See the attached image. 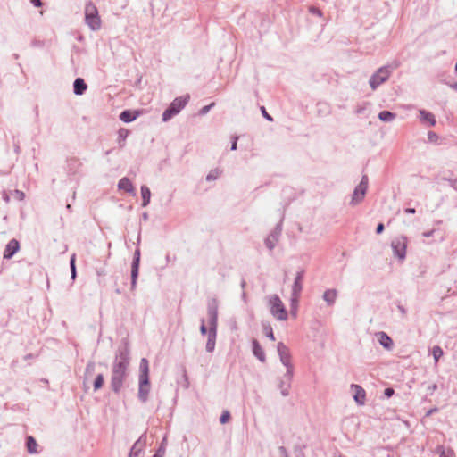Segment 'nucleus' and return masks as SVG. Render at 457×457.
Segmentation results:
<instances>
[{"label":"nucleus","mask_w":457,"mask_h":457,"mask_svg":"<svg viewBox=\"0 0 457 457\" xmlns=\"http://www.w3.org/2000/svg\"><path fill=\"white\" fill-rule=\"evenodd\" d=\"M219 175H220V172H219V170L217 169L216 170H212L206 176V180L207 181L215 180V179H218Z\"/></svg>","instance_id":"40"},{"label":"nucleus","mask_w":457,"mask_h":457,"mask_svg":"<svg viewBox=\"0 0 457 457\" xmlns=\"http://www.w3.org/2000/svg\"><path fill=\"white\" fill-rule=\"evenodd\" d=\"M217 337V327L209 326L207 342L205 345L206 352L212 353L215 349Z\"/></svg>","instance_id":"15"},{"label":"nucleus","mask_w":457,"mask_h":457,"mask_svg":"<svg viewBox=\"0 0 457 457\" xmlns=\"http://www.w3.org/2000/svg\"><path fill=\"white\" fill-rule=\"evenodd\" d=\"M104 378L103 374H98L93 383L94 391H97L104 386Z\"/></svg>","instance_id":"33"},{"label":"nucleus","mask_w":457,"mask_h":457,"mask_svg":"<svg viewBox=\"0 0 457 457\" xmlns=\"http://www.w3.org/2000/svg\"><path fill=\"white\" fill-rule=\"evenodd\" d=\"M87 89V85L82 78H76L73 82V92L77 96H82Z\"/></svg>","instance_id":"21"},{"label":"nucleus","mask_w":457,"mask_h":457,"mask_svg":"<svg viewBox=\"0 0 457 457\" xmlns=\"http://www.w3.org/2000/svg\"><path fill=\"white\" fill-rule=\"evenodd\" d=\"M190 96L188 94L176 97L162 112V121L167 122L170 120H171L175 115L179 113L180 111L187 105Z\"/></svg>","instance_id":"3"},{"label":"nucleus","mask_w":457,"mask_h":457,"mask_svg":"<svg viewBox=\"0 0 457 457\" xmlns=\"http://www.w3.org/2000/svg\"><path fill=\"white\" fill-rule=\"evenodd\" d=\"M237 140H238V136L232 137V138H231V146H230V150L231 151H236L237 150Z\"/></svg>","instance_id":"49"},{"label":"nucleus","mask_w":457,"mask_h":457,"mask_svg":"<svg viewBox=\"0 0 457 457\" xmlns=\"http://www.w3.org/2000/svg\"><path fill=\"white\" fill-rule=\"evenodd\" d=\"M207 313L209 317V326L218 327V302L212 298L207 303Z\"/></svg>","instance_id":"11"},{"label":"nucleus","mask_w":457,"mask_h":457,"mask_svg":"<svg viewBox=\"0 0 457 457\" xmlns=\"http://www.w3.org/2000/svg\"><path fill=\"white\" fill-rule=\"evenodd\" d=\"M95 370V362L94 361H88L86 367L85 375L89 376L91 375Z\"/></svg>","instance_id":"43"},{"label":"nucleus","mask_w":457,"mask_h":457,"mask_svg":"<svg viewBox=\"0 0 457 457\" xmlns=\"http://www.w3.org/2000/svg\"><path fill=\"white\" fill-rule=\"evenodd\" d=\"M20 248V242L15 238L11 239L5 245L3 258L5 260L12 259L13 255L19 252Z\"/></svg>","instance_id":"12"},{"label":"nucleus","mask_w":457,"mask_h":457,"mask_svg":"<svg viewBox=\"0 0 457 457\" xmlns=\"http://www.w3.org/2000/svg\"><path fill=\"white\" fill-rule=\"evenodd\" d=\"M432 354H433L435 362L436 363V362H438L439 359L443 356L444 352L440 346L435 345L432 348Z\"/></svg>","instance_id":"36"},{"label":"nucleus","mask_w":457,"mask_h":457,"mask_svg":"<svg viewBox=\"0 0 457 457\" xmlns=\"http://www.w3.org/2000/svg\"><path fill=\"white\" fill-rule=\"evenodd\" d=\"M141 112L140 110L126 109L120 113L119 119L124 123H129L137 120Z\"/></svg>","instance_id":"13"},{"label":"nucleus","mask_w":457,"mask_h":457,"mask_svg":"<svg viewBox=\"0 0 457 457\" xmlns=\"http://www.w3.org/2000/svg\"><path fill=\"white\" fill-rule=\"evenodd\" d=\"M262 331L265 336L270 339L271 341H275V336L273 332V328L269 321H262Z\"/></svg>","instance_id":"27"},{"label":"nucleus","mask_w":457,"mask_h":457,"mask_svg":"<svg viewBox=\"0 0 457 457\" xmlns=\"http://www.w3.org/2000/svg\"><path fill=\"white\" fill-rule=\"evenodd\" d=\"M11 195L17 201H22L25 197V194L22 191L18 190V189L12 191Z\"/></svg>","instance_id":"38"},{"label":"nucleus","mask_w":457,"mask_h":457,"mask_svg":"<svg viewBox=\"0 0 457 457\" xmlns=\"http://www.w3.org/2000/svg\"><path fill=\"white\" fill-rule=\"evenodd\" d=\"M290 383L291 381H289L285 377L279 381L278 387L283 396H287L289 395Z\"/></svg>","instance_id":"29"},{"label":"nucleus","mask_w":457,"mask_h":457,"mask_svg":"<svg viewBox=\"0 0 457 457\" xmlns=\"http://www.w3.org/2000/svg\"><path fill=\"white\" fill-rule=\"evenodd\" d=\"M420 119L422 122L428 123L430 127H434L436 123L435 115L427 110L420 111Z\"/></svg>","instance_id":"22"},{"label":"nucleus","mask_w":457,"mask_h":457,"mask_svg":"<svg viewBox=\"0 0 457 457\" xmlns=\"http://www.w3.org/2000/svg\"><path fill=\"white\" fill-rule=\"evenodd\" d=\"M363 199H364L363 197H361L360 192L354 188L350 204L353 206L357 205L360 203H361Z\"/></svg>","instance_id":"34"},{"label":"nucleus","mask_w":457,"mask_h":457,"mask_svg":"<svg viewBox=\"0 0 457 457\" xmlns=\"http://www.w3.org/2000/svg\"><path fill=\"white\" fill-rule=\"evenodd\" d=\"M71 278L75 280L77 278L76 254L73 253L70 258Z\"/></svg>","instance_id":"32"},{"label":"nucleus","mask_w":457,"mask_h":457,"mask_svg":"<svg viewBox=\"0 0 457 457\" xmlns=\"http://www.w3.org/2000/svg\"><path fill=\"white\" fill-rule=\"evenodd\" d=\"M146 440H147L146 432H144L139 436V438L134 443V445H132V447L129 451V453H142L144 448L146 445Z\"/></svg>","instance_id":"17"},{"label":"nucleus","mask_w":457,"mask_h":457,"mask_svg":"<svg viewBox=\"0 0 457 457\" xmlns=\"http://www.w3.org/2000/svg\"><path fill=\"white\" fill-rule=\"evenodd\" d=\"M166 445H167V439H166V437H164L162 440L158 449L156 450V452L154 455L159 456V457H163L165 454Z\"/></svg>","instance_id":"35"},{"label":"nucleus","mask_w":457,"mask_h":457,"mask_svg":"<svg viewBox=\"0 0 457 457\" xmlns=\"http://www.w3.org/2000/svg\"><path fill=\"white\" fill-rule=\"evenodd\" d=\"M428 139L431 143H436L438 140V135L434 131H428Z\"/></svg>","instance_id":"45"},{"label":"nucleus","mask_w":457,"mask_h":457,"mask_svg":"<svg viewBox=\"0 0 457 457\" xmlns=\"http://www.w3.org/2000/svg\"><path fill=\"white\" fill-rule=\"evenodd\" d=\"M442 180L444 181H447L450 185V187H452L453 189H455L457 191V178L456 179H452V178H448V177H442Z\"/></svg>","instance_id":"41"},{"label":"nucleus","mask_w":457,"mask_h":457,"mask_svg":"<svg viewBox=\"0 0 457 457\" xmlns=\"http://www.w3.org/2000/svg\"><path fill=\"white\" fill-rule=\"evenodd\" d=\"M435 453L440 455H444L445 453H447V450H445L444 445H437L435 449Z\"/></svg>","instance_id":"50"},{"label":"nucleus","mask_w":457,"mask_h":457,"mask_svg":"<svg viewBox=\"0 0 457 457\" xmlns=\"http://www.w3.org/2000/svg\"><path fill=\"white\" fill-rule=\"evenodd\" d=\"M385 230V226L382 222H379L378 225H377V228H376V233L378 235L379 234H382L383 231Z\"/></svg>","instance_id":"51"},{"label":"nucleus","mask_w":457,"mask_h":457,"mask_svg":"<svg viewBox=\"0 0 457 457\" xmlns=\"http://www.w3.org/2000/svg\"><path fill=\"white\" fill-rule=\"evenodd\" d=\"M303 278H304V270H301L297 271L295 280H294V284L292 286V294L291 295L300 296L301 292L303 290Z\"/></svg>","instance_id":"14"},{"label":"nucleus","mask_w":457,"mask_h":457,"mask_svg":"<svg viewBox=\"0 0 457 457\" xmlns=\"http://www.w3.org/2000/svg\"><path fill=\"white\" fill-rule=\"evenodd\" d=\"M437 389V385L433 384L428 387V392L432 395Z\"/></svg>","instance_id":"55"},{"label":"nucleus","mask_w":457,"mask_h":457,"mask_svg":"<svg viewBox=\"0 0 457 457\" xmlns=\"http://www.w3.org/2000/svg\"><path fill=\"white\" fill-rule=\"evenodd\" d=\"M85 21L87 26L94 31L101 27V20L96 5L88 2L85 6Z\"/></svg>","instance_id":"6"},{"label":"nucleus","mask_w":457,"mask_h":457,"mask_svg":"<svg viewBox=\"0 0 457 457\" xmlns=\"http://www.w3.org/2000/svg\"><path fill=\"white\" fill-rule=\"evenodd\" d=\"M130 363V347L128 339H122L115 352L112 366L111 389L116 395L120 394L128 376Z\"/></svg>","instance_id":"1"},{"label":"nucleus","mask_w":457,"mask_h":457,"mask_svg":"<svg viewBox=\"0 0 457 457\" xmlns=\"http://www.w3.org/2000/svg\"><path fill=\"white\" fill-rule=\"evenodd\" d=\"M37 446H38V445H37L36 439L32 436H28L26 437V447H27V451L29 453H37Z\"/></svg>","instance_id":"26"},{"label":"nucleus","mask_w":457,"mask_h":457,"mask_svg":"<svg viewBox=\"0 0 457 457\" xmlns=\"http://www.w3.org/2000/svg\"><path fill=\"white\" fill-rule=\"evenodd\" d=\"M454 456V452L453 449L448 448L447 453H445L444 455H440L439 457H453Z\"/></svg>","instance_id":"53"},{"label":"nucleus","mask_w":457,"mask_h":457,"mask_svg":"<svg viewBox=\"0 0 457 457\" xmlns=\"http://www.w3.org/2000/svg\"><path fill=\"white\" fill-rule=\"evenodd\" d=\"M252 351H253V354L261 362H265V361H266L265 353H264L261 344L259 343V341L257 339H255V338H253L252 340Z\"/></svg>","instance_id":"18"},{"label":"nucleus","mask_w":457,"mask_h":457,"mask_svg":"<svg viewBox=\"0 0 457 457\" xmlns=\"http://www.w3.org/2000/svg\"><path fill=\"white\" fill-rule=\"evenodd\" d=\"M392 70V67L386 65L378 69L369 80L371 89L376 90L380 85L385 83L389 79Z\"/></svg>","instance_id":"7"},{"label":"nucleus","mask_w":457,"mask_h":457,"mask_svg":"<svg viewBox=\"0 0 457 457\" xmlns=\"http://www.w3.org/2000/svg\"><path fill=\"white\" fill-rule=\"evenodd\" d=\"M299 297L300 296H298V295H291V298H290V312H291L292 316H294V317H295L296 314H297Z\"/></svg>","instance_id":"30"},{"label":"nucleus","mask_w":457,"mask_h":457,"mask_svg":"<svg viewBox=\"0 0 457 457\" xmlns=\"http://www.w3.org/2000/svg\"><path fill=\"white\" fill-rule=\"evenodd\" d=\"M383 394L386 398H390L395 395V390L393 387H386Z\"/></svg>","instance_id":"46"},{"label":"nucleus","mask_w":457,"mask_h":457,"mask_svg":"<svg viewBox=\"0 0 457 457\" xmlns=\"http://www.w3.org/2000/svg\"><path fill=\"white\" fill-rule=\"evenodd\" d=\"M277 351L282 364L287 368V372L285 373V378L289 381L292 380L294 368L291 364V354L289 348L282 342H279L277 346Z\"/></svg>","instance_id":"4"},{"label":"nucleus","mask_w":457,"mask_h":457,"mask_svg":"<svg viewBox=\"0 0 457 457\" xmlns=\"http://www.w3.org/2000/svg\"><path fill=\"white\" fill-rule=\"evenodd\" d=\"M398 309L402 312V314H405L406 313V310H405V308L403 306L399 305Z\"/></svg>","instance_id":"61"},{"label":"nucleus","mask_w":457,"mask_h":457,"mask_svg":"<svg viewBox=\"0 0 457 457\" xmlns=\"http://www.w3.org/2000/svg\"><path fill=\"white\" fill-rule=\"evenodd\" d=\"M141 190V196H142V207H146L150 204L151 200V191L150 188L145 186L142 185L140 187Z\"/></svg>","instance_id":"24"},{"label":"nucleus","mask_w":457,"mask_h":457,"mask_svg":"<svg viewBox=\"0 0 457 457\" xmlns=\"http://www.w3.org/2000/svg\"><path fill=\"white\" fill-rule=\"evenodd\" d=\"M309 12L317 16H322V12L316 6H310Z\"/></svg>","instance_id":"48"},{"label":"nucleus","mask_w":457,"mask_h":457,"mask_svg":"<svg viewBox=\"0 0 457 457\" xmlns=\"http://www.w3.org/2000/svg\"><path fill=\"white\" fill-rule=\"evenodd\" d=\"M129 134V130L125 128H120L118 130V143L120 147H123L124 144L123 142L126 140Z\"/></svg>","instance_id":"31"},{"label":"nucleus","mask_w":457,"mask_h":457,"mask_svg":"<svg viewBox=\"0 0 457 457\" xmlns=\"http://www.w3.org/2000/svg\"><path fill=\"white\" fill-rule=\"evenodd\" d=\"M404 212H405L406 213L414 214V213L416 212V209H415V208H411V207H409V208H406V209L404 210Z\"/></svg>","instance_id":"57"},{"label":"nucleus","mask_w":457,"mask_h":457,"mask_svg":"<svg viewBox=\"0 0 457 457\" xmlns=\"http://www.w3.org/2000/svg\"><path fill=\"white\" fill-rule=\"evenodd\" d=\"M368 185H369V178L367 175H363L361 177V179L359 183L358 186H356L355 189H357L360 194H361V197H365V195L367 193V190H368Z\"/></svg>","instance_id":"25"},{"label":"nucleus","mask_w":457,"mask_h":457,"mask_svg":"<svg viewBox=\"0 0 457 457\" xmlns=\"http://www.w3.org/2000/svg\"><path fill=\"white\" fill-rule=\"evenodd\" d=\"M337 292L336 289H327L323 294V300L328 305L331 306L335 303Z\"/></svg>","instance_id":"23"},{"label":"nucleus","mask_w":457,"mask_h":457,"mask_svg":"<svg viewBox=\"0 0 457 457\" xmlns=\"http://www.w3.org/2000/svg\"><path fill=\"white\" fill-rule=\"evenodd\" d=\"M149 364L145 358H142L139 363V388L138 399L146 403L150 392Z\"/></svg>","instance_id":"2"},{"label":"nucleus","mask_w":457,"mask_h":457,"mask_svg":"<svg viewBox=\"0 0 457 457\" xmlns=\"http://www.w3.org/2000/svg\"><path fill=\"white\" fill-rule=\"evenodd\" d=\"M142 219H143L144 220H148V213H147V212H144V213L142 214Z\"/></svg>","instance_id":"64"},{"label":"nucleus","mask_w":457,"mask_h":457,"mask_svg":"<svg viewBox=\"0 0 457 457\" xmlns=\"http://www.w3.org/2000/svg\"><path fill=\"white\" fill-rule=\"evenodd\" d=\"M214 105H215V103H214V102H212V103H211V104H208V105L203 106V107L198 111V114H199L200 116H204V115L207 114V113L210 112V110H211Z\"/></svg>","instance_id":"39"},{"label":"nucleus","mask_w":457,"mask_h":457,"mask_svg":"<svg viewBox=\"0 0 457 457\" xmlns=\"http://www.w3.org/2000/svg\"><path fill=\"white\" fill-rule=\"evenodd\" d=\"M35 358V355L33 353H28L24 356V360H30Z\"/></svg>","instance_id":"60"},{"label":"nucleus","mask_w":457,"mask_h":457,"mask_svg":"<svg viewBox=\"0 0 457 457\" xmlns=\"http://www.w3.org/2000/svg\"><path fill=\"white\" fill-rule=\"evenodd\" d=\"M141 252L138 247L134 252L133 259L131 262V273H130V287L131 290H135L139 274Z\"/></svg>","instance_id":"9"},{"label":"nucleus","mask_w":457,"mask_h":457,"mask_svg":"<svg viewBox=\"0 0 457 457\" xmlns=\"http://www.w3.org/2000/svg\"><path fill=\"white\" fill-rule=\"evenodd\" d=\"M450 87L457 92V82L451 84Z\"/></svg>","instance_id":"63"},{"label":"nucleus","mask_w":457,"mask_h":457,"mask_svg":"<svg viewBox=\"0 0 457 457\" xmlns=\"http://www.w3.org/2000/svg\"><path fill=\"white\" fill-rule=\"evenodd\" d=\"M305 445H295L294 447V454L295 457H305L303 449L305 448Z\"/></svg>","instance_id":"37"},{"label":"nucleus","mask_w":457,"mask_h":457,"mask_svg":"<svg viewBox=\"0 0 457 457\" xmlns=\"http://www.w3.org/2000/svg\"><path fill=\"white\" fill-rule=\"evenodd\" d=\"M396 117V114L395 112H392L387 110L381 111L378 113V119L383 122H390L394 120Z\"/></svg>","instance_id":"28"},{"label":"nucleus","mask_w":457,"mask_h":457,"mask_svg":"<svg viewBox=\"0 0 457 457\" xmlns=\"http://www.w3.org/2000/svg\"><path fill=\"white\" fill-rule=\"evenodd\" d=\"M199 330H200L201 335H203V336L207 335L208 336L209 328H207V327L205 326L204 319H201V325H200Z\"/></svg>","instance_id":"44"},{"label":"nucleus","mask_w":457,"mask_h":457,"mask_svg":"<svg viewBox=\"0 0 457 457\" xmlns=\"http://www.w3.org/2000/svg\"><path fill=\"white\" fill-rule=\"evenodd\" d=\"M230 413L228 411H224L220 416V422L221 424H226L230 419Z\"/></svg>","instance_id":"42"},{"label":"nucleus","mask_w":457,"mask_h":457,"mask_svg":"<svg viewBox=\"0 0 457 457\" xmlns=\"http://www.w3.org/2000/svg\"><path fill=\"white\" fill-rule=\"evenodd\" d=\"M282 220L283 218L280 220V221L276 225V227L273 228V230L268 235V237L264 240L265 246L270 250L272 251L277 243L278 242V239L281 236L282 232Z\"/></svg>","instance_id":"10"},{"label":"nucleus","mask_w":457,"mask_h":457,"mask_svg":"<svg viewBox=\"0 0 457 457\" xmlns=\"http://www.w3.org/2000/svg\"><path fill=\"white\" fill-rule=\"evenodd\" d=\"M118 188L129 194H132L133 195H136L135 187L130 179L127 177H123L119 180Z\"/></svg>","instance_id":"19"},{"label":"nucleus","mask_w":457,"mask_h":457,"mask_svg":"<svg viewBox=\"0 0 457 457\" xmlns=\"http://www.w3.org/2000/svg\"><path fill=\"white\" fill-rule=\"evenodd\" d=\"M378 340L379 344L386 350H391L394 346V342L392 338L383 331H380L377 334Z\"/></svg>","instance_id":"20"},{"label":"nucleus","mask_w":457,"mask_h":457,"mask_svg":"<svg viewBox=\"0 0 457 457\" xmlns=\"http://www.w3.org/2000/svg\"><path fill=\"white\" fill-rule=\"evenodd\" d=\"M142 453H129V457H142L141 456Z\"/></svg>","instance_id":"62"},{"label":"nucleus","mask_w":457,"mask_h":457,"mask_svg":"<svg viewBox=\"0 0 457 457\" xmlns=\"http://www.w3.org/2000/svg\"><path fill=\"white\" fill-rule=\"evenodd\" d=\"M270 313L278 320H286L288 317L287 311L278 295H273L269 299Z\"/></svg>","instance_id":"5"},{"label":"nucleus","mask_w":457,"mask_h":457,"mask_svg":"<svg viewBox=\"0 0 457 457\" xmlns=\"http://www.w3.org/2000/svg\"><path fill=\"white\" fill-rule=\"evenodd\" d=\"M10 195L6 193V192H4L3 193V199L6 202V203H9L10 202Z\"/></svg>","instance_id":"58"},{"label":"nucleus","mask_w":457,"mask_h":457,"mask_svg":"<svg viewBox=\"0 0 457 457\" xmlns=\"http://www.w3.org/2000/svg\"><path fill=\"white\" fill-rule=\"evenodd\" d=\"M407 237L404 236H400L395 237L391 241V247L394 253V255L399 260L403 261L406 258V249H407Z\"/></svg>","instance_id":"8"},{"label":"nucleus","mask_w":457,"mask_h":457,"mask_svg":"<svg viewBox=\"0 0 457 457\" xmlns=\"http://www.w3.org/2000/svg\"><path fill=\"white\" fill-rule=\"evenodd\" d=\"M261 112L264 119H266L269 121H273L272 116L268 113L264 106L261 107Z\"/></svg>","instance_id":"47"},{"label":"nucleus","mask_w":457,"mask_h":457,"mask_svg":"<svg viewBox=\"0 0 457 457\" xmlns=\"http://www.w3.org/2000/svg\"><path fill=\"white\" fill-rule=\"evenodd\" d=\"M30 3L35 6V7H41L43 5V3L41 0H29Z\"/></svg>","instance_id":"54"},{"label":"nucleus","mask_w":457,"mask_h":457,"mask_svg":"<svg viewBox=\"0 0 457 457\" xmlns=\"http://www.w3.org/2000/svg\"><path fill=\"white\" fill-rule=\"evenodd\" d=\"M278 451H279L281 456H283V457H289V455H288L285 446H279L278 447Z\"/></svg>","instance_id":"52"},{"label":"nucleus","mask_w":457,"mask_h":457,"mask_svg":"<svg viewBox=\"0 0 457 457\" xmlns=\"http://www.w3.org/2000/svg\"><path fill=\"white\" fill-rule=\"evenodd\" d=\"M433 233H434V230L426 231L423 233V237H429L433 235Z\"/></svg>","instance_id":"59"},{"label":"nucleus","mask_w":457,"mask_h":457,"mask_svg":"<svg viewBox=\"0 0 457 457\" xmlns=\"http://www.w3.org/2000/svg\"><path fill=\"white\" fill-rule=\"evenodd\" d=\"M351 388L353 391V399L359 405H363L366 397L365 390L359 385L352 384Z\"/></svg>","instance_id":"16"},{"label":"nucleus","mask_w":457,"mask_h":457,"mask_svg":"<svg viewBox=\"0 0 457 457\" xmlns=\"http://www.w3.org/2000/svg\"><path fill=\"white\" fill-rule=\"evenodd\" d=\"M438 411V409H437V408H436V407H435V408H432V409H430V410H428V411H427L426 416H427V417H428V416L432 415L433 413H435V412H436V411Z\"/></svg>","instance_id":"56"}]
</instances>
